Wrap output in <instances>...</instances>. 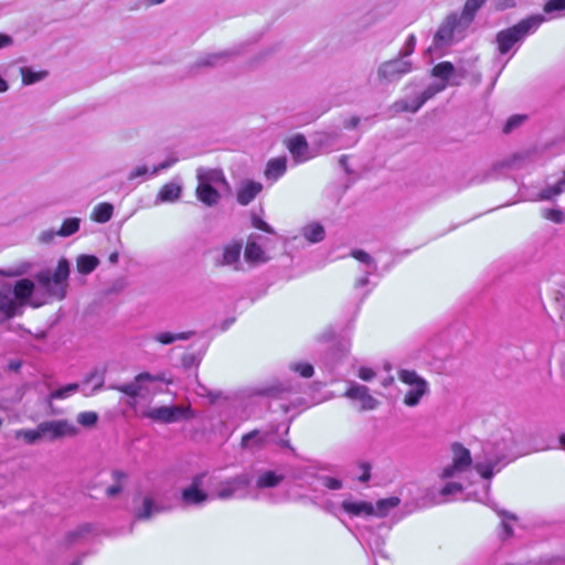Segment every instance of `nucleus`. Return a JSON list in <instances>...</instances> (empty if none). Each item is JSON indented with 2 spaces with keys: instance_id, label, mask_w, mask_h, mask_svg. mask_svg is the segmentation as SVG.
Returning <instances> with one entry per match:
<instances>
[{
  "instance_id": "obj_16",
  "label": "nucleus",
  "mask_w": 565,
  "mask_h": 565,
  "mask_svg": "<svg viewBox=\"0 0 565 565\" xmlns=\"http://www.w3.org/2000/svg\"><path fill=\"white\" fill-rule=\"evenodd\" d=\"M285 479L284 473H279L275 470L259 469L256 471L255 488L260 494V499L264 498L262 490L271 489L279 486Z\"/></svg>"
},
{
  "instance_id": "obj_6",
  "label": "nucleus",
  "mask_w": 565,
  "mask_h": 565,
  "mask_svg": "<svg viewBox=\"0 0 565 565\" xmlns=\"http://www.w3.org/2000/svg\"><path fill=\"white\" fill-rule=\"evenodd\" d=\"M68 276L70 263L67 259L61 258L53 274L50 270H41L36 274L35 278L51 295L63 299L66 294L65 286Z\"/></svg>"
},
{
  "instance_id": "obj_46",
  "label": "nucleus",
  "mask_w": 565,
  "mask_h": 565,
  "mask_svg": "<svg viewBox=\"0 0 565 565\" xmlns=\"http://www.w3.org/2000/svg\"><path fill=\"white\" fill-rule=\"evenodd\" d=\"M106 367H95L87 375L85 381L87 383L95 382V386L93 388V393L99 391L104 385V379H105Z\"/></svg>"
},
{
  "instance_id": "obj_2",
  "label": "nucleus",
  "mask_w": 565,
  "mask_h": 565,
  "mask_svg": "<svg viewBox=\"0 0 565 565\" xmlns=\"http://www.w3.org/2000/svg\"><path fill=\"white\" fill-rule=\"evenodd\" d=\"M486 2L487 0H466L460 14L458 12L449 13L434 35L435 46H448L452 43L455 35L461 36Z\"/></svg>"
},
{
  "instance_id": "obj_37",
  "label": "nucleus",
  "mask_w": 565,
  "mask_h": 565,
  "mask_svg": "<svg viewBox=\"0 0 565 565\" xmlns=\"http://www.w3.org/2000/svg\"><path fill=\"white\" fill-rule=\"evenodd\" d=\"M372 465L369 461H358L350 473L358 481L365 483L371 478Z\"/></svg>"
},
{
  "instance_id": "obj_1",
  "label": "nucleus",
  "mask_w": 565,
  "mask_h": 565,
  "mask_svg": "<svg viewBox=\"0 0 565 565\" xmlns=\"http://www.w3.org/2000/svg\"><path fill=\"white\" fill-rule=\"evenodd\" d=\"M514 437L508 428H500L491 437L481 443V450L475 454L473 468L486 480H490L509 462L516 459L513 452Z\"/></svg>"
},
{
  "instance_id": "obj_50",
  "label": "nucleus",
  "mask_w": 565,
  "mask_h": 565,
  "mask_svg": "<svg viewBox=\"0 0 565 565\" xmlns=\"http://www.w3.org/2000/svg\"><path fill=\"white\" fill-rule=\"evenodd\" d=\"M78 390V384L72 383L67 384L63 387H60L51 393V398L53 399H63L72 395Z\"/></svg>"
},
{
  "instance_id": "obj_34",
  "label": "nucleus",
  "mask_w": 565,
  "mask_h": 565,
  "mask_svg": "<svg viewBox=\"0 0 565 565\" xmlns=\"http://www.w3.org/2000/svg\"><path fill=\"white\" fill-rule=\"evenodd\" d=\"M181 185L174 182L164 184L158 193V200L161 202L177 201L181 195Z\"/></svg>"
},
{
  "instance_id": "obj_3",
  "label": "nucleus",
  "mask_w": 565,
  "mask_h": 565,
  "mask_svg": "<svg viewBox=\"0 0 565 565\" xmlns=\"http://www.w3.org/2000/svg\"><path fill=\"white\" fill-rule=\"evenodd\" d=\"M545 21L543 15H531L521 20L513 26L501 30L495 35L498 51L501 55L509 54L511 56L518 51L522 42L530 34H533L540 25Z\"/></svg>"
},
{
  "instance_id": "obj_24",
  "label": "nucleus",
  "mask_w": 565,
  "mask_h": 565,
  "mask_svg": "<svg viewBox=\"0 0 565 565\" xmlns=\"http://www.w3.org/2000/svg\"><path fill=\"white\" fill-rule=\"evenodd\" d=\"M341 505L347 513L353 516H369L373 515L375 512L374 505L371 502L366 501L344 500Z\"/></svg>"
},
{
  "instance_id": "obj_48",
  "label": "nucleus",
  "mask_w": 565,
  "mask_h": 565,
  "mask_svg": "<svg viewBox=\"0 0 565 565\" xmlns=\"http://www.w3.org/2000/svg\"><path fill=\"white\" fill-rule=\"evenodd\" d=\"M264 252L262 249V247L254 243V242H248L246 247H245V258L247 262H259L262 260V256H263Z\"/></svg>"
},
{
  "instance_id": "obj_21",
  "label": "nucleus",
  "mask_w": 565,
  "mask_h": 565,
  "mask_svg": "<svg viewBox=\"0 0 565 565\" xmlns=\"http://www.w3.org/2000/svg\"><path fill=\"white\" fill-rule=\"evenodd\" d=\"M162 511L163 508L157 504L151 497H145L141 505L135 508L134 515L137 521H146Z\"/></svg>"
},
{
  "instance_id": "obj_20",
  "label": "nucleus",
  "mask_w": 565,
  "mask_h": 565,
  "mask_svg": "<svg viewBox=\"0 0 565 565\" xmlns=\"http://www.w3.org/2000/svg\"><path fill=\"white\" fill-rule=\"evenodd\" d=\"M351 342L348 339H341L334 343L327 354L326 364L328 367L333 369L337 363L341 361L350 351Z\"/></svg>"
},
{
  "instance_id": "obj_27",
  "label": "nucleus",
  "mask_w": 565,
  "mask_h": 565,
  "mask_svg": "<svg viewBox=\"0 0 565 565\" xmlns=\"http://www.w3.org/2000/svg\"><path fill=\"white\" fill-rule=\"evenodd\" d=\"M196 177L199 182H202L204 184H212L214 185H227L225 175L222 170L218 169H203L199 168L196 170Z\"/></svg>"
},
{
  "instance_id": "obj_10",
  "label": "nucleus",
  "mask_w": 565,
  "mask_h": 565,
  "mask_svg": "<svg viewBox=\"0 0 565 565\" xmlns=\"http://www.w3.org/2000/svg\"><path fill=\"white\" fill-rule=\"evenodd\" d=\"M143 417L157 423L171 424L188 418L189 409L178 405L153 407L146 411Z\"/></svg>"
},
{
  "instance_id": "obj_36",
  "label": "nucleus",
  "mask_w": 565,
  "mask_h": 565,
  "mask_svg": "<svg viewBox=\"0 0 565 565\" xmlns=\"http://www.w3.org/2000/svg\"><path fill=\"white\" fill-rule=\"evenodd\" d=\"M463 491V486L456 481L447 482L440 490L439 497L440 499L437 503H446L452 500V497L461 493Z\"/></svg>"
},
{
  "instance_id": "obj_60",
  "label": "nucleus",
  "mask_w": 565,
  "mask_h": 565,
  "mask_svg": "<svg viewBox=\"0 0 565 565\" xmlns=\"http://www.w3.org/2000/svg\"><path fill=\"white\" fill-rule=\"evenodd\" d=\"M375 376V372L366 366H362L359 370V377L365 382H370Z\"/></svg>"
},
{
  "instance_id": "obj_13",
  "label": "nucleus",
  "mask_w": 565,
  "mask_h": 565,
  "mask_svg": "<svg viewBox=\"0 0 565 565\" xmlns=\"http://www.w3.org/2000/svg\"><path fill=\"white\" fill-rule=\"evenodd\" d=\"M351 255L363 265L362 271L364 275L356 279L354 284V288L359 289L370 284L369 276L376 274L377 263L370 254L362 249H355L351 253Z\"/></svg>"
},
{
  "instance_id": "obj_42",
  "label": "nucleus",
  "mask_w": 565,
  "mask_h": 565,
  "mask_svg": "<svg viewBox=\"0 0 565 565\" xmlns=\"http://www.w3.org/2000/svg\"><path fill=\"white\" fill-rule=\"evenodd\" d=\"M194 332L186 331L180 333L160 332L157 333L153 339L162 344H171L177 340H188L193 335Z\"/></svg>"
},
{
  "instance_id": "obj_63",
  "label": "nucleus",
  "mask_w": 565,
  "mask_h": 565,
  "mask_svg": "<svg viewBox=\"0 0 565 565\" xmlns=\"http://www.w3.org/2000/svg\"><path fill=\"white\" fill-rule=\"evenodd\" d=\"M360 120H361L360 117L353 116L343 122V127L345 129H354L359 125Z\"/></svg>"
},
{
  "instance_id": "obj_52",
  "label": "nucleus",
  "mask_w": 565,
  "mask_h": 565,
  "mask_svg": "<svg viewBox=\"0 0 565 565\" xmlns=\"http://www.w3.org/2000/svg\"><path fill=\"white\" fill-rule=\"evenodd\" d=\"M565 10V0H545L543 11L547 14Z\"/></svg>"
},
{
  "instance_id": "obj_8",
  "label": "nucleus",
  "mask_w": 565,
  "mask_h": 565,
  "mask_svg": "<svg viewBox=\"0 0 565 565\" xmlns=\"http://www.w3.org/2000/svg\"><path fill=\"white\" fill-rule=\"evenodd\" d=\"M206 472L195 475L191 479V483L181 491V503L184 507H203L212 499L211 493L203 490Z\"/></svg>"
},
{
  "instance_id": "obj_38",
  "label": "nucleus",
  "mask_w": 565,
  "mask_h": 565,
  "mask_svg": "<svg viewBox=\"0 0 565 565\" xmlns=\"http://www.w3.org/2000/svg\"><path fill=\"white\" fill-rule=\"evenodd\" d=\"M399 502L401 500L397 497L381 499L374 505L375 512L373 515L380 518L386 516L392 509L396 508L399 504Z\"/></svg>"
},
{
  "instance_id": "obj_62",
  "label": "nucleus",
  "mask_w": 565,
  "mask_h": 565,
  "mask_svg": "<svg viewBox=\"0 0 565 565\" xmlns=\"http://www.w3.org/2000/svg\"><path fill=\"white\" fill-rule=\"evenodd\" d=\"M493 6L495 10H505L509 8H513L515 6L514 0H493Z\"/></svg>"
},
{
  "instance_id": "obj_15",
  "label": "nucleus",
  "mask_w": 565,
  "mask_h": 565,
  "mask_svg": "<svg viewBox=\"0 0 565 565\" xmlns=\"http://www.w3.org/2000/svg\"><path fill=\"white\" fill-rule=\"evenodd\" d=\"M243 243L242 242H232L223 247L221 258L216 259V265L220 266H230L235 270H239L242 268L241 263V254H242Z\"/></svg>"
},
{
  "instance_id": "obj_39",
  "label": "nucleus",
  "mask_w": 565,
  "mask_h": 565,
  "mask_svg": "<svg viewBox=\"0 0 565 565\" xmlns=\"http://www.w3.org/2000/svg\"><path fill=\"white\" fill-rule=\"evenodd\" d=\"M302 234L310 243H319L324 238V228L319 223H312L302 228Z\"/></svg>"
},
{
  "instance_id": "obj_19",
  "label": "nucleus",
  "mask_w": 565,
  "mask_h": 565,
  "mask_svg": "<svg viewBox=\"0 0 565 565\" xmlns=\"http://www.w3.org/2000/svg\"><path fill=\"white\" fill-rule=\"evenodd\" d=\"M263 190V184L256 181H244L237 190L236 200L241 205H248Z\"/></svg>"
},
{
  "instance_id": "obj_49",
  "label": "nucleus",
  "mask_w": 565,
  "mask_h": 565,
  "mask_svg": "<svg viewBox=\"0 0 565 565\" xmlns=\"http://www.w3.org/2000/svg\"><path fill=\"white\" fill-rule=\"evenodd\" d=\"M77 423L83 427H94L98 422L96 412H82L76 417Z\"/></svg>"
},
{
  "instance_id": "obj_35",
  "label": "nucleus",
  "mask_w": 565,
  "mask_h": 565,
  "mask_svg": "<svg viewBox=\"0 0 565 565\" xmlns=\"http://www.w3.org/2000/svg\"><path fill=\"white\" fill-rule=\"evenodd\" d=\"M232 55L231 52L224 51L220 53H212L206 54L205 56H202L198 62L195 63L196 67H203V66H217L222 65L227 58Z\"/></svg>"
},
{
  "instance_id": "obj_7",
  "label": "nucleus",
  "mask_w": 565,
  "mask_h": 565,
  "mask_svg": "<svg viewBox=\"0 0 565 565\" xmlns=\"http://www.w3.org/2000/svg\"><path fill=\"white\" fill-rule=\"evenodd\" d=\"M398 379L411 386L404 396V404L409 407L417 406L422 397L429 393L427 381L413 370H399Z\"/></svg>"
},
{
  "instance_id": "obj_51",
  "label": "nucleus",
  "mask_w": 565,
  "mask_h": 565,
  "mask_svg": "<svg viewBox=\"0 0 565 565\" xmlns=\"http://www.w3.org/2000/svg\"><path fill=\"white\" fill-rule=\"evenodd\" d=\"M466 471L465 468H461L460 466H457L456 462H451L450 465H448L447 467H445L440 475H439V478L441 480H447V479H451V478H456L458 477L461 472Z\"/></svg>"
},
{
  "instance_id": "obj_9",
  "label": "nucleus",
  "mask_w": 565,
  "mask_h": 565,
  "mask_svg": "<svg viewBox=\"0 0 565 565\" xmlns=\"http://www.w3.org/2000/svg\"><path fill=\"white\" fill-rule=\"evenodd\" d=\"M413 68L412 62L407 60L396 58L386 61L379 66L377 76L382 83L398 82L404 75L408 74Z\"/></svg>"
},
{
  "instance_id": "obj_32",
  "label": "nucleus",
  "mask_w": 565,
  "mask_h": 565,
  "mask_svg": "<svg viewBox=\"0 0 565 565\" xmlns=\"http://www.w3.org/2000/svg\"><path fill=\"white\" fill-rule=\"evenodd\" d=\"M92 532H93V525L90 523L81 524L75 530L70 531L66 534L65 543L67 545H73V544L83 542L88 537V535Z\"/></svg>"
},
{
  "instance_id": "obj_22",
  "label": "nucleus",
  "mask_w": 565,
  "mask_h": 565,
  "mask_svg": "<svg viewBox=\"0 0 565 565\" xmlns=\"http://www.w3.org/2000/svg\"><path fill=\"white\" fill-rule=\"evenodd\" d=\"M312 491L322 492L323 490H340L343 487V482L341 479L328 476V475H317L312 478L310 483Z\"/></svg>"
},
{
  "instance_id": "obj_43",
  "label": "nucleus",
  "mask_w": 565,
  "mask_h": 565,
  "mask_svg": "<svg viewBox=\"0 0 565 565\" xmlns=\"http://www.w3.org/2000/svg\"><path fill=\"white\" fill-rule=\"evenodd\" d=\"M79 225L81 220L78 217H68L63 222L61 228L57 231V235L68 237L79 230Z\"/></svg>"
},
{
  "instance_id": "obj_47",
  "label": "nucleus",
  "mask_w": 565,
  "mask_h": 565,
  "mask_svg": "<svg viewBox=\"0 0 565 565\" xmlns=\"http://www.w3.org/2000/svg\"><path fill=\"white\" fill-rule=\"evenodd\" d=\"M454 72L455 67L450 62H440L433 68V75L443 81H448Z\"/></svg>"
},
{
  "instance_id": "obj_30",
  "label": "nucleus",
  "mask_w": 565,
  "mask_h": 565,
  "mask_svg": "<svg viewBox=\"0 0 565 565\" xmlns=\"http://www.w3.org/2000/svg\"><path fill=\"white\" fill-rule=\"evenodd\" d=\"M451 452L452 461L456 462L457 466H460L466 470L471 467L472 458L469 449H467L459 443H455L451 445Z\"/></svg>"
},
{
  "instance_id": "obj_4",
  "label": "nucleus",
  "mask_w": 565,
  "mask_h": 565,
  "mask_svg": "<svg viewBox=\"0 0 565 565\" xmlns=\"http://www.w3.org/2000/svg\"><path fill=\"white\" fill-rule=\"evenodd\" d=\"M253 476L248 472H242L230 478L217 481L211 490L212 499L221 501L244 500L252 498L260 500L259 493H250Z\"/></svg>"
},
{
  "instance_id": "obj_56",
  "label": "nucleus",
  "mask_w": 565,
  "mask_h": 565,
  "mask_svg": "<svg viewBox=\"0 0 565 565\" xmlns=\"http://www.w3.org/2000/svg\"><path fill=\"white\" fill-rule=\"evenodd\" d=\"M291 369L305 379L311 377L315 373L313 366L310 363H296Z\"/></svg>"
},
{
  "instance_id": "obj_23",
  "label": "nucleus",
  "mask_w": 565,
  "mask_h": 565,
  "mask_svg": "<svg viewBox=\"0 0 565 565\" xmlns=\"http://www.w3.org/2000/svg\"><path fill=\"white\" fill-rule=\"evenodd\" d=\"M270 435L268 431L254 429L242 437L241 447L243 449L262 448L269 441Z\"/></svg>"
},
{
  "instance_id": "obj_45",
  "label": "nucleus",
  "mask_w": 565,
  "mask_h": 565,
  "mask_svg": "<svg viewBox=\"0 0 565 565\" xmlns=\"http://www.w3.org/2000/svg\"><path fill=\"white\" fill-rule=\"evenodd\" d=\"M17 438H23L28 445L36 444L42 437L41 429L39 426L36 429H19L15 431Z\"/></svg>"
},
{
  "instance_id": "obj_12",
  "label": "nucleus",
  "mask_w": 565,
  "mask_h": 565,
  "mask_svg": "<svg viewBox=\"0 0 565 565\" xmlns=\"http://www.w3.org/2000/svg\"><path fill=\"white\" fill-rule=\"evenodd\" d=\"M6 291L10 294L12 297L11 299L14 301V303L18 306L21 315L23 313V307L32 296L34 291V282L29 278L20 279L15 282L13 288L11 286L6 285L0 288V291Z\"/></svg>"
},
{
  "instance_id": "obj_59",
  "label": "nucleus",
  "mask_w": 565,
  "mask_h": 565,
  "mask_svg": "<svg viewBox=\"0 0 565 565\" xmlns=\"http://www.w3.org/2000/svg\"><path fill=\"white\" fill-rule=\"evenodd\" d=\"M253 225L256 228H258L260 231H264L266 233H270V234L274 233L273 227L269 224H267L264 220H262L259 217H254L253 218Z\"/></svg>"
},
{
  "instance_id": "obj_54",
  "label": "nucleus",
  "mask_w": 565,
  "mask_h": 565,
  "mask_svg": "<svg viewBox=\"0 0 565 565\" xmlns=\"http://www.w3.org/2000/svg\"><path fill=\"white\" fill-rule=\"evenodd\" d=\"M563 192L562 186L559 182H557L554 185H547L541 191V199L542 200H552L555 196L559 195Z\"/></svg>"
},
{
  "instance_id": "obj_28",
  "label": "nucleus",
  "mask_w": 565,
  "mask_h": 565,
  "mask_svg": "<svg viewBox=\"0 0 565 565\" xmlns=\"http://www.w3.org/2000/svg\"><path fill=\"white\" fill-rule=\"evenodd\" d=\"M198 199L207 206H214L218 203L221 195L212 184L199 182L196 188Z\"/></svg>"
},
{
  "instance_id": "obj_61",
  "label": "nucleus",
  "mask_w": 565,
  "mask_h": 565,
  "mask_svg": "<svg viewBox=\"0 0 565 565\" xmlns=\"http://www.w3.org/2000/svg\"><path fill=\"white\" fill-rule=\"evenodd\" d=\"M149 172V169L146 166H140L131 170V172L128 175L129 180H135L140 177L147 175Z\"/></svg>"
},
{
  "instance_id": "obj_44",
  "label": "nucleus",
  "mask_w": 565,
  "mask_h": 565,
  "mask_svg": "<svg viewBox=\"0 0 565 565\" xmlns=\"http://www.w3.org/2000/svg\"><path fill=\"white\" fill-rule=\"evenodd\" d=\"M22 82L24 85H32L47 76L46 71L35 72L30 67L21 68Z\"/></svg>"
},
{
  "instance_id": "obj_26",
  "label": "nucleus",
  "mask_w": 565,
  "mask_h": 565,
  "mask_svg": "<svg viewBox=\"0 0 565 565\" xmlns=\"http://www.w3.org/2000/svg\"><path fill=\"white\" fill-rule=\"evenodd\" d=\"M12 297L6 291H0V322L3 319H12L14 317L21 316V312L14 301L11 299Z\"/></svg>"
},
{
  "instance_id": "obj_55",
  "label": "nucleus",
  "mask_w": 565,
  "mask_h": 565,
  "mask_svg": "<svg viewBox=\"0 0 565 565\" xmlns=\"http://www.w3.org/2000/svg\"><path fill=\"white\" fill-rule=\"evenodd\" d=\"M526 116L524 115H513L511 116L504 125L503 131L504 134L512 132L516 127H519L524 120Z\"/></svg>"
},
{
  "instance_id": "obj_40",
  "label": "nucleus",
  "mask_w": 565,
  "mask_h": 565,
  "mask_svg": "<svg viewBox=\"0 0 565 565\" xmlns=\"http://www.w3.org/2000/svg\"><path fill=\"white\" fill-rule=\"evenodd\" d=\"M114 207L110 203H99L94 207L92 218L98 223H106L113 216Z\"/></svg>"
},
{
  "instance_id": "obj_64",
  "label": "nucleus",
  "mask_w": 565,
  "mask_h": 565,
  "mask_svg": "<svg viewBox=\"0 0 565 565\" xmlns=\"http://www.w3.org/2000/svg\"><path fill=\"white\" fill-rule=\"evenodd\" d=\"M12 43H13V39L10 35H8L6 33H0V49L10 46V45H12Z\"/></svg>"
},
{
  "instance_id": "obj_25",
  "label": "nucleus",
  "mask_w": 565,
  "mask_h": 565,
  "mask_svg": "<svg viewBox=\"0 0 565 565\" xmlns=\"http://www.w3.org/2000/svg\"><path fill=\"white\" fill-rule=\"evenodd\" d=\"M288 149L297 162L308 160V142L302 135H296L288 141Z\"/></svg>"
},
{
  "instance_id": "obj_57",
  "label": "nucleus",
  "mask_w": 565,
  "mask_h": 565,
  "mask_svg": "<svg viewBox=\"0 0 565 565\" xmlns=\"http://www.w3.org/2000/svg\"><path fill=\"white\" fill-rule=\"evenodd\" d=\"M175 162H177V158H169V159L162 161L161 163H159L158 166L153 167L151 174L156 175L158 172L171 168Z\"/></svg>"
},
{
  "instance_id": "obj_58",
  "label": "nucleus",
  "mask_w": 565,
  "mask_h": 565,
  "mask_svg": "<svg viewBox=\"0 0 565 565\" xmlns=\"http://www.w3.org/2000/svg\"><path fill=\"white\" fill-rule=\"evenodd\" d=\"M546 216L557 224H562L565 221V214L559 210H550Z\"/></svg>"
},
{
  "instance_id": "obj_53",
  "label": "nucleus",
  "mask_w": 565,
  "mask_h": 565,
  "mask_svg": "<svg viewBox=\"0 0 565 565\" xmlns=\"http://www.w3.org/2000/svg\"><path fill=\"white\" fill-rule=\"evenodd\" d=\"M416 46V36L414 34L408 35L403 49L398 53V57L405 60V57L412 55Z\"/></svg>"
},
{
  "instance_id": "obj_5",
  "label": "nucleus",
  "mask_w": 565,
  "mask_h": 565,
  "mask_svg": "<svg viewBox=\"0 0 565 565\" xmlns=\"http://www.w3.org/2000/svg\"><path fill=\"white\" fill-rule=\"evenodd\" d=\"M156 383H170L164 373L151 374L139 373L132 382L119 385H111L110 388L119 391L130 398L146 397L156 393Z\"/></svg>"
},
{
  "instance_id": "obj_29",
  "label": "nucleus",
  "mask_w": 565,
  "mask_h": 565,
  "mask_svg": "<svg viewBox=\"0 0 565 565\" xmlns=\"http://www.w3.org/2000/svg\"><path fill=\"white\" fill-rule=\"evenodd\" d=\"M286 170L287 159L285 157L274 158L267 162L265 175L267 180L275 182L285 174Z\"/></svg>"
},
{
  "instance_id": "obj_18",
  "label": "nucleus",
  "mask_w": 565,
  "mask_h": 565,
  "mask_svg": "<svg viewBox=\"0 0 565 565\" xmlns=\"http://www.w3.org/2000/svg\"><path fill=\"white\" fill-rule=\"evenodd\" d=\"M361 543L363 545H366L374 556L375 555H379L382 557L386 556L384 554L385 540L382 535L376 533L374 530L366 529L365 531H363L361 533Z\"/></svg>"
},
{
  "instance_id": "obj_11",
  "label": "nucleus",
  "mask_w": 565,
  "mask_h": 565,
  "mask_svg": "<svg viewBox=\"0 0 565 565\" xmlns=\"http://www.w3.org/2000/svg\"><path fill=\"white\" fill-rule=\"evenodd\" d=\"M42 437L55 440L64 436H75L77 428L66 419L46 420L39 424Z\"/></svg>"
},
{
  "instance_id": "obj_31",
  "label": "nucleus",
  "mask_w": 565,
  "mask_h": 565,
  "mask_svg": "<svg viewBox=\"0 0 565 565\" xmlns=\"http://www.w3.org/2000/svg\"><path fill=\"white\" fill-rule=\"evenodd\" d=\"M486 504L488 507H490L493 511H495L498 513V515L502 519L501 521V526L503 529V533H504V537H509L512 535V527L511 525L508 523V521H515L516 520V516L515 514L513 513H510L505 510H500L497 505V503L491 500L490 498H488Z\"/></svg>"
},
{
  "instance_id": "obj_17",
  "label": "nucleus",
  "mask_w": 565,
  "mask_h": 565,
  "mask_svg": "<svg viewBox=\"0 0 565 565\" xmlns=\"http://www.w3.org/2000/svg\"><path fill=\"white\" fill-rule=\"evenodd\" d=\"M445 85H430L422 94L416 97L411 104L406 102L396 103L398 110L416 113L427 100L433 98L437 93L443 90Z\"/></svg>"
},
{
  "instance_id": "obj_33",
  "label": "nucleus",
  "mask_w": 565,
  "mask_h": 565,
  "mask_svg": "<svg viewBox=\"0 0 565 565\" xmlns=\"http://www.w3.org/2000/svg\"><path fill=\"white\" fill-rule=\"evenodd\" d=\"M111 478L114 483L106 489V494L110 498L118 495L122 491L128 475L122 470L115 469L111 472Z\"/></svg>"
},
{
  "instance_id": "obj_41",
  "label": "nucleus",
  "mask_w": 565,
  "mask_h": 565,
  "mask_svg": "<svg viewBox=\"0 0 565 565\" xmlns=\"http://www.w3.org/2000/svg\"><path fill=\"white\" fill-rule=\"evenodd\" d=\"M99 260L93 255H81L77 258V270L83 275H88L95 270Z\"/></svg>"
},
{
  "instance_id": "obj_14",
  "label": "nucleus",
  "mask_w": 565,
  "mask_h": 565,
  "mask_svg": "<svg viewBox=\"0 0 565 565\" xmlns=\"http://www.w3.org/2000/svg\"><path fill=\"white\" fill-rule=\"evenodd\" d=\"M345 396L351 399L360 401L361 411H371L379 405L377 399L370 395L369 387L358 383H351L349 390L345 392Z\"/></svg>"
}]
</instances>
